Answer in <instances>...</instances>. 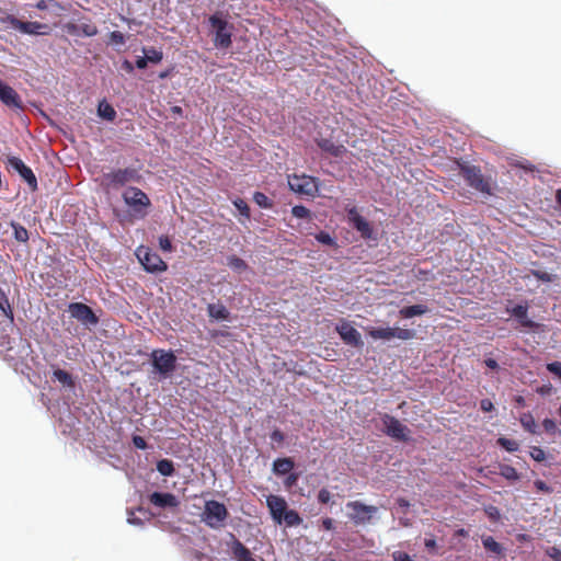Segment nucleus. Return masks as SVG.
<instances>
[{
  "instance_id": "nucleus-6",
  "label": "nucleus",
  "mask_w": 561,
  "mask_h": 561,
  "mask_svg": "<svg viewBox=\"0 0 561 561\" xmlns=\"http://www.w3.org/2000/svg\"><path fill=\"white\" fill-rule=\"evenodd\" d=\"M136 255L147 272L158 273L164 272L168 268L167 263L156 252H152L149 248L139 247L136 251Z\"/></svg>"
},
{
  "instance_id": "nucleus-61",
  "label": "nucleus",
  "mask_w": 561,
  "mask_h": 561,
  "mask_svg": "<svg viewBox=\"0 0 561 561\" xmlns=\"http://www.w3.org/2000/svg\"><path fill=\"white\" fill-rule=\"evenodd\" d=\"M397 504L401 508H409L410 507V502L408 500L403 499V497L397 499Z\"/></svg>"
},
{
  "instance_id": "nucleus-22",
  "label": "nucleus",
  "mask_w": 561,
  "mask_h": 561,
  "mask_svg": "<svg viewBox=\"0 0 561 561\" xmlns=\"http://www.w3.org/2000/svg\"><path fill=\"white\" fill-rule=\"evenodd\" d=\"M231 552L237 561H256L251 551L240 540H233Z\"/></svg>"
},
{
  "instance_id": "nucleus-8",
  "label": "nucleus",
  "mask_w": 561,
  "mask_h": 561,
  "mask_svg": "<svg viewBox=\"0 0 561 561\" xmlns=\"http://www.w3.org/2000/svg\"><path fill=\"white\" fill-rule=\"evenodd\" d=\"M124 202L134 209L136 213H142L145 208L150 206V199L140 188L137 187H128L123 193Z\"/></svg>"
},
{
  "instance_id": "nucleus-29",
  "label": "nucleus",
  "mask_w": 561,
  "mask_h": 561,
  "mask_svg": "<svg viewBox=\"0 0 561 561\" xmlns=\"http://www.w3.org/2000/svg\"><path fill=\"white\" fill-rule=\"evenodd\" d=\"M0 310L11 322L13 321L12 307L10 305L7 294L2 289H0Z\"/></svg>"
},
{
  "instance_id": "nucleus-46",
  "label": "nucleus",
  "mask_w": 561,
  "mask_h": 561,
  "mask_svg": "<svg viewBox=\"0 0 561 561\" xmlns=\"http://www.w3.org/2000/svg\"><path fill=\"white\" fill-rule=\"evenodd\" d=\"M159 245H160V249L164 252H171L173 249L171 240L168 236H161L159 238Z\"/></svg>"
},
{
  "instance_id": "nucleus-52",
  "label": "nucleus",
  "mask_w": 561,
  "mask_h": 561,
  "mask_svg": "<svg viewBox=\"0 0 561 561\" xmlns=\"http://www.w3.org/2000/svg\"><path fill=\"white\" fill-rule=\"evenodd\" d=\"M547 554L553 560V561H561V550L557 547H550L547 550Z\"/></svg>"
},
{
  "instance_id": "nucleus-32",
  "label": "nucleus",
  "mask_w": 561,
  "mask_h": 561,
  "mask_svg": "<svg viewBox=\"0 0 561 561\" xmlns=\"http://www.w3.org/2000/svg\"><path fill=\"white\" fill-rule=\"evenodd\" d=\"M283 522L289 526H298L301 524L302 519L299 516V514L294 510H286V512L283 515Z\"/></svg>"
},
{
  "instance_id": "nucleus-5",
  "label": "nucleus",
  "mask_w": 561,
  "mask_h": 561,
  "mask_svg": "<svg viewBox=\"0 0 561 561\" xmlns=\"http://www.w3.org/2000/svg\"><path fill=\"white\" fill-rule=\"evenodd\" d=\"M152 366L161 376H169L176 367V356L172 351L153 350L150 354Z\"/></svg>"
},
{
  "instance_id": "nucleus-15",
  "label": "nucleus",
  "mask_w": 561,
  "mask_h": 561,
  "mask_svg": "<svg viewBox=\"0 0 561 561\" xmlns=\"http://www.w3.org/2000/svg\"><path fill=\"white\" fill-rule=\"evenodd\" d=\"M347 217L350 222L364 239H370L373 237V228L370 224L358 214L355 207L348 209Z\"/></svg>"
},
{
  "instance_id": "nucleus-45",
  "label": "nucleus",
  "mask_w": 561,
  "mask_h": 561,
  "mask_svg": "<svg viewBox=\"0 0 561 561\" xmlns=\"http://www.w3.org/2000/svg\"><path fill=\"white\" fill-rule=\"evenodd\" d=\"M530 457L538 462H541L546 459L545 450L540 447H533L530 450Z\"/></svg>"
},
{
  "instance_id": "nucleus-17",
  "label": "nucleus",
  "mask_w": 561,
  "mask_h": 561,
  "mask_svg": "<svg viewBox=\"0 0 561 561\" xmlns=\"http://www.w3.org/2000/svg\"><path fill=\"white\" fill-rule=\"evenodd\" d=\"M266 505L270 510L273 520L276 524H282L283 515L287 510V503L285 499L271 494L266 497Z\"/></svg>"
},
{
  "instance_id": "nucleus-20",
  "label": "nucleus",
  "mask_w": 561,
  "mask_h": 561,
  "mask_svg": "<svg viewBox=\"0 0 561 561\" xmlns=\"http://www.w3.org/2000/svg\"><path fill=\"white\" fill-rule=\"evenodd\" d=\"M511 313H512V316H514L518 320L520 325H523L525 328L535 329V328L538 327V324L536 322H534L533 320L528 319V308H527V306L516 305L511 310Z\"/></svg>"
},
{
  "instance_id": "nucleus-16",
  "label": "nucleus",
  "mask_w": 561,
  "mask_h": 561,
  "mask_svg": "<svg viewBox=\"0 0 561 561\" xmlns=\"http://www.w3.org/2000/svg\"><path fill=\"white\" fill-rule=\"evenodd\" d=\"M0 101L13 110L22 108V100L19 93L0 79Z\"/></svg>"
},
{
  "instance_id": "nucleus-47",
  "label": "nucleus",
  "mask_w": 561,
  "mask_h": 561,
  "mask_svg": "<svg viewBox=\"0 0 561 561\" xmlns=\"http://www.w3.org/2000/svg\"><path fill=\"white\" fill-rule=\"evenodd\" d=\"M110 39L114 44L123 45L126 42L125 35L118 31H113L110 33Z\"/></svg>"
},
{
  "instance_id": "nucleus-21",
  "label": "nucleus",
  "mask_w": 561,
  "mask_h": 561,
  "mask_svg": "<svg viewBox=\"0 0 561 561\" xmlns=\"http://www.w3.org/2000/svg\"><path fill=\"white\" fill-rule=\"evenodd\" d=\"M317 145L324 152L330 153L333 157H341L343 152H345V147L343 145H337L331 139L321 138L317 140Z\"/></svg>"
},
{
  "instance_id": "nucleus-40",
  "label": "nucleus",
  "mask_w": 561,
  "mask_h": 561,
  "mask_svg": "<svg viewBox=\"0 0 561 561\" xmlns=\"http://www.w3.org/2000/svg\"><path fill=\"white\" fill-rule=\"evenodd\" d=\"M228 266L236 271H243L248 267L244 260L238 257L237 255H231L228 257Z\"/></svg>"
},
{
  "instance_id": "nucleus-53",
  "label": "nucleus",
  "mask_w": 561,
  "mask_h": 561,
  "mask_svg": "<svg viewBox=\"0 0 561 561\" xmlns=\"http://www.w3.org/2000/svg\"><path fill=\"white\" fill-rule=\"evenodd\" d=\"M133 444L138 449H146L147 448V442L144 437L139 435L133 436Z\"/></svg>"
},
{
  "instance_id": "nucleus-9",
  "label": "nucleus",
  "mask_w": 561,
  "mask_h": 561,
  "mask_svg": "<svg viewBox=\"0 0 561 561\" xmlns=\"http://www.w3.org/2000/svg\"><path fill=\"white\" fill-rule=\"evenodd\" d=\"M368 335L375 340H391L393 337H398L400 340H411L414 337L415 333L410 329H401V328H371L368 330Z\"/></svg>"
},
{
  "instance_id": "nucleus-54",
  "label": "nucleus",
  "mask_w": 561,
  "mask_h": 561,
  "mask_svg": "<svg viewBox=\"0 0 561 561\" xmlns=\"http://www.w3.org/2000/svg\"><path fill=\"white\" fill-rule=\"evenodd\" d=\"M535 486L538 491L545 492V493H551L552 489L542 480H536Z\"/></svg>"
},
{
  "instance_id": "nucleus-2",
  "label": "nucleus",
  "mask_w": 561,
  "mask_h": 561,
  "mask_svg": "<svg viewBox=\"0 0 561 561\" xmlns=\"http://www.w3.org/2000/svg\"><path fill=\"white\" fill-rule=\"evenodd\" d=\"M229 513L225 504L209 500L206 501L202 514V520L213 529H218L224 526Z\"/></svg>"
},
{
  "instance_id": "nucleus-56",
  "label": "nucleus",
  "mask_w": 561,
  "mask_h": 561,
  "mask_svg": "<svg viewBox=\"0 0 561 561\" xmlns=\"http://www.w3.org/2000/svg\"><path fill=\"white\" fill-rule=\"evenodd\" d=\"M322 527L325 530H332L334 528V522L330 517H325L322 519Z\"/></svg>"
},
{
  "instance_id": "nucleus-19",
  "label": "nucleus",
  "mask_w": 561,
  "mask_h": 561,
  "mask_svg": "<svg viewBox=\"0 0 561 561\" xmlns=\"http://www.w3.org/2000/svg\"><path fill=\"white\" fill-rule=\"evenodd\" d=\"M149 501L158 507H173L179 504L175 495L172 493L153 492L150 494Z\"/></svg>"
},
{
  "instance_id": "nucleus-36",
  "label": "nucleus",
  "mask_w": 561,
  "mask_h": 561,
  "mask_svg": "<svg viewBox=\"0 0 561 561\" xmlns=\"http://www.w3.org/2000/svg\"><path fill=\"white\" fill-rule=\"evenodd\" d=\"M12 228L14 230V238L19 242H27L28 240V231L21 226L20 224H12Z\"/></svg>"
},
{
  "instance_id": "nucleus-64",
  "label": "nucleus",
  "mask_w": 561,
  "mask_h": 561,
  "mask_svg": "<svg viewBox=\"0 0 561 561\" xmlns=\"http://www.w3.org/2000/svg\"><path fill=\"white\" fill-rule=\"evenodd\" d=\"M457 535H458V536H462V537H465V536H467V535H468V533H467V530H465L463 528H461V529H459V530L457 531Z\"/></svg>"
},
{
  "instance_id": "nucleus-14",
  "label": "nucleus",
  "mask_w": 561,
  "mask_h": 561,
  "mask_svg": "<svg viewBox=\"0 0 561 561\" xmlns=\"http://www.w3.org/2000/svg\"><path fill=\"white\" fill-rule=\"evenodd\" d=\"M10 25L23 34L42 35L48 33V26L39 22H24L14 16L8 19Z\"/></svg>"
},
{
  "instance_id": "nucleus-42",
  "label": "nucleus",
  "mask_w": 561,
  "mask_h": 561,
  "mask_svg": "<svg viewBox=\"0 0 561 561\" xmlns=\"http://www.w3.org/2000/svg\"><path fill=\"white\" fill-rule=\"evenodd\" d=\"M233 205L243 217H245L247 219L250 218V207L248 206L245 201H243L242 198H237L233 201Z\"/></svg>"
},
{
  "instance_id": "nucleus-1",
  "label": "nucleus",
  "mask_w": 561,
  "mask_h": 561,
  "mask_svg": "<svg viewBox=\"0 0 561 561\" xmlns=\"http://www.w3.org/2000/svg\"><path fill=\"white\" fill-rule=\"evenodd\" d=\"M459 174L471 188L483 194H492L491 179L485 178L482 174L481 169L479 167L471 164H461L459 169Z\"/></svg>"
},
{
  "instance_id": "nucleus-37",
  "label": "nucleus",
  "mask_w": 561,
  "mask_h": 561,
  "mask_svg": "<svg viewBox=\"0 0 561 561\" xmlns=\"http://www.w3.org/2000/svg\"><path fill=\"white\" fill-rule=\"evenodd\" d=\"M253 201L262 208L268 209L273 207V202L262 192H255Z\"/></svg>"
},
{
  "instance_id": "nucleus-7",
  "label": "nucleus",
  "mask_w": 561,
  "mask_h": 561,
  "mask_svg": "<svg viewBox=\"0 0 561 561\" xmlns=\"http://www.w3.org/2000/svg\"><path fill=\"white\" fill-rule=\"evenodd\" d=\"M383 432L398 442H408L410 439V430L394 416L385 413L381 415Z\"/></svg>"
},
{
  "instance_id": "nucleus-24",
  "label": "nucleus",
  "mask_w": 561,
  "mask_h": 561,
  "mask_svg": "<svg viewBox=\"0 0 561 561\" xmlns=\"http://www.w3.org/2000/svg\"><path fill=\"white\" fill-rule=\"evenodd\" d=\"M98 115L105 121L113 122L117 114L115 108L106 100H102L98 105Z\"/></svg>"
},
{
  "instance_id": "nucleus-60",
  "label": "nucleus",
  "mask_w": 561,
  "mask_h": 561,
  "mask_svg": "<svg viewBox=\"0 0 561 561\" xmlns=\"http://www.w3.org/2000/svg\"><path fill=\"white\" fill-rule=\"evenodd\" d=\"M122 68H123L124 70H126L127 72H129V73L134 71V66H133V64H131L129 60H127V59H125V60L123 61V64H122Z\"/></svg>"
},
{
  "instance_id": "nucleus-59",
  "label": "nucleus",
  "mask_w": 561,
  "mask_h": 561,
  "mask_svg": "<svg viewBox=\"0 0 561 561\" xmlns=\"http://www.w3.org/2000/svg\"><path fill=\"white\" fill-rule=\"evenodd\" d=\"M484 364L490 369H497L499 368V364H497V362L494 358H486V359H484Z\"/></svg>"
},
{
  "instance_id": "nucleus-62",
  "label": "nucleus",
  "mask_w": 561,
  "mask_h": 561,
  "mask_svg": "<svg viewBox=\"0 0 561 561\" xmlns=\"http://www.w3.org/2000/svg\"><path fill=\"white\" fill-rule=\"evenodd\" d=\"M514 402L519 407H524L526 404V401L522 396L515 397Z\"/></svg>"
},
{
  "instance_id": "nucleus-44",
  "label": "nucleus",
  "mask_w": 561,
  "mask_h": 561,
  "mask_svg": "<svg viewBox=\"0 0 561 561\" xmlns=\"http://www.w3.org/2000/svg\"><path fill=\"white\" fill-rule=\"evenodd\" d=\"M484 512L486 516L493 522H499L501 518L500 510L496 506L489 505L484 508Z\"/></svg>"
},
{
  "instance_id": "nucleus-41",
  "label": "nucleus",
  "mask_w": 561,
  "mask_h": 561,
  "mask_svg": "<svg viewBox=\"0 0 561 561\" xmlns=\"http://www.w3.org/2000/svg\"><path fill=\"white\" fill-rule=\"evenodd\" d=\"M316 240L319 241L322 244L336 248L337 243L334 238L330 236V233L325 231H320L318 234H316Z\"/></svg>"
},
{
  "instance_id": "nucleus-30",
  "label": "nucleus",
  "mask_w": 561,
  "mask_h": 561,
  "mask_svg": "<svg viewBox=\"0 0 561 561\" xmlns=\"http://www.w3.org/2000/svg\"><path fill=\"white\" fill-rule=\"evenodd\" d=\"M499 468H500V474L504 479H506L508 481H517V480H519L520 476H519V473L517 472V470L514 467H512L510 465H502L501 463L499 466Z\"/></svg>"
},
{
  "instance_id": "nucleus-63",
  "label": "nucleus",
  "mask_w": 561,
  "mask_h": 561,
  "mask_svg": "<svg viewBox=\"0 0 561 561\" xmlns=\"http://www.w3.org/2000/svg\"><path fill=\"white\" fill-rule=\"evenodd\" d=\"M169 75H170V71H169V70H167V71L160 72V73H159V78H160V79H165V78H168V77H169Z\"/></svg>"
},
{
  "instance_id": "nucleus-39",
  "label": "nucleus",
  "mask_w": 561,
  "mask_h": 561,
  "mask_svg": "<svg viewBox=\"0 0 561 561\" xmlns=\"http://www.w3.org/2000/svg\"><path fill=\"white\" fill-rule=\"evenodd\" d=\"M291 214L293 216H295L296 218H300V219H309L311 220V214H310V210L305 207L304 205H296L291 208Z\"/></svg>"
},
{
  "instance_id": "nucleus-31",
  "label": "nucleus",
  "mask_w": 561,
  "mask_h": 561,
  "mask_svg": "<svg viewBox=\"0 0 561 561\" xmlns=\"http://www.w3.org/2000/svg\"><path fill=\"white\" fill-rule=\"evenodd\" d=\"M519 422H520L522 426L530 434L537 433V425H536L535 419L531 415V413H529V412L524 413L520 416Z\"/></svg>"
},
{
  "instance_id": "nucleus-25",
  "label": "nucleus",
  "mask_w": 561,
  "mask_h": 561,
  "mask_svg": "<svg viewBox=\"0 0 561 561\" xmlns=\"http://www.w3.org/2000/svg\"><path fill=\"white\" fill-rule=\"evenodd\" d=\"M209 317L217 320H227L230 316L228 309L221 304H210L207 308Z\"/></svg>"
},
{
  "instance_id": "nucleus-23",
  "label": "nucleus",
  "mask_w": 561,
  "mask_h": 561,
  "mask_svg": "<svg viewBox=\"0 0 561 561\" xmlns=\"http://www.w3.org/2000/svg\"><path fill=\"white\" fill-rule=\"evenodd\" d=\"M427 312H428L427 306L426 305H422V304L403 307L399 311L400 316L402 318H405V319H410V318H413V317H416V316H422V314H425Z\"/></svg>"
},
{
  "instance_id": "nucleus-27",
  "label": "nucleus",
  "mask_w": 561,
  "mask_h": 561,
  "mask_svg": "<svg viewBox=\"0 0 561 561\" xmlns=\"http://www.w3.org/2000/svg\"><path fill=\"white\" fill-rule=\"evenodd\" d=\"M53 377L55 380H58L62 386H66L69 388L75 387V380H73L72 376L64 369H60V368L55 369L53 373Z\"/></svg>"
},
{
  "instance_id": "nucleus-55",
  "label": "nucleus",
  "mask_w": 561,
  "mask_h": 561,
  "mask_svg": "<svg viewBox=\"0 0 561 561\" xmlns=\"http://www.w3.org/2000/svg\"><path fill=\"white\" fill-rule=\"evenodd\" d=\"M480 409L483 411V412H490L494 409V405L492 403V401L490 399H482L480 401Z\"/></svg>"
},
{
  "instance_id": "nucleus-49",
  "label": "nucleus",
  "mask_w": 561,
  "mask_h": 561,
  "mask_svg": "<svg viewBox=\"0 0 561 561\" xmlns=\"http://www.w3.org/2000/svg\"><path fill=\"white\" fill-rule=\"evenodd\" d=\"M271 439L275 443H277L278 445L283 444L284 440H285V435L284 433L278 430V428H275L272 433H271Z\"/></svg>"
},
{
  "instance_id": "nucleus-57",
  "label": "nucleus",
  "mask_w": 561,
  "mask_h": 561,
  "mask_svg": "<svg viewBox=\"0 0 561 561\" xmlns=\"http://www.w3.org/2000/svg\"><path fill=\"white\" fill-rule=\"evenodd\" d=\"M148 65V59L146 57V55L144 57H139L137 60H136V67L138 69H145Z\"/></svg>"
},
{
  "instance_id": "nucleus-58",
  "label": "nucleus",
  "mask_w": 561,
  "mask_h": 561,
  "mask_svg": "<svg viewBox=\"0 0 561 561\" xmlns=\"http://www.w3.org/2000/svg\"><path fill=\"white\" fill-rule=\"evenodd\" d=\"M424 545L428 551H435V549L437 547L435 539H425Z\"/></svg>"
},
{
  "instance_id": "nucleus-51",
  "label": "nucleus",
  "mask_w": 561,
  "mask_h": 561,
  "mask_svg": "<svg viewBox=\"0 0 561 561\" xmlns=\"http://www.w3.org/2000/svg\"><path fill=\"white\" fill-rule=\"evenodd\" d=\"M393 561H414L407 552L394 551L392 553Z\"/></svg>"
},
{
  "instance_id": "nucleus-4",
  "label": "nucleus",
  "mask_w": 561,
  "mask_h": 561,
  "mask_svg": "<svg viewBox=\"0 0 561 561\" xmlns=\"http://www.w3.org/2000/svg\"><path fill=\"white\" fill-rule=\"evenodd\" d=\"M209 24L215 31V46L225 49L229 48L232 44L231 26H229V23L219 13H215L209 16Z\"/></svg>"
},
{
  "instance_id": "nucleus-38",
  "label": "nucleus",
  "mask_w": 561,
  "mask_h": 561,
  "mask_svg": "<svg viewBox=\"0 0 561 561\" xmlns=\"http://www.w3.org/2000/svg\"><path fill=\"white\" fill-rule=\"evenodd\" d=\"M78 31L88 37L95 36L99 32L96 25L93 23H81L78 25Z\"/></svg>"
},
{
  "instance_id": "nucleus-35",
  "label": "nucleus",
  "mask_w": 561,
  "mask_h": 561,
  "mask_svg": "<svg viewBox=\"0 0 561 561\" xmlns=\"http://www.w3.org/2000/svg\"><path fill=\"white\" fill-rule=\"evenodd\" d=\"M144 54L146 55L148 62L158 64L163 58V53L161 50H157L153 47L144 48Z\"/></svg>"
},
{
  "instance_id": "nucleus-33",
  "label": "nucleus",
  "mask_w": 561,
  "mask_h": 561,
  "mask_svg": "<svg viewBox=\"0 0 561 561\" xmlns=\"http://www.w3.org/2000/svg\"><path fill=\"white\" fill-rule=\"evenodd\" d=\"M157 470L164 477H171L174 473L173 462L169 459H161L157 462Z\"/></svg>"
},
{
  "instance_id": "nucleus-11",
  "label": "nucleus",
  "mask_w": 561,
  "mask_h": 561,
  "mask_svg": "<svg viewBox=\"0 0 561 561\" xmlns=\"http://www.w3.org/2000/svg\"><path fill=\"white\" fill-rule=\"evenodd\" d=\"M288 185L291 191L304 195H312L317 191L314 179L305 174L288 176Z\"/></svg>"
},
{
  "instance_id": "nucleus-43",
  "label": "nucleus",
  "mask_w": 561,
  "mask_h": 561,
  "mask_svg": "<svg viewBox=\"0 0 561 561\" xmlns=\"http://www.w3.org/2000/svg\"><path fill=\"white\" fill-rule=\"evenodd\" d=\"M542 427L550 435H557V434L560 435L561 434L556 422L551 419H545L542 421Z\"/></svg>"
},
{
  "instance_id": "nucleus-50",
  "label": "nucleus",
  "mask_w": 561,
  "mask_h": 561,
  "mask_svg": "<svg viewBox=\"0 0 561 561\" xmlns=\"http://www.w3.org/2000/svg\"><path fill=\"white\" fill-rule=\"evenodd\" d=\"M547 369L561 378V362H552L547 364Z\"/></svg>"
},
{
  "instance_id": "nucleus-18",
  "label": "nucleus",
  "mask_w": 561,
  "mask_h": 561,
  "mask_svg": "<svg viewBox=\"0 0 561 561\" xmlns=\"http://www.w3.org/2000/svg\"><path fill=\"white\" fill-rule=\"evenodd\" d=\"M136 170L130 168L118 169L105 175V179L108 181V183L115 186L125 185L126 183L136 180Z\"/></svg>"
},
{
  "instance_id": "nucleus-13",
  "label": "nucleus",
  "mask_w": 561,
  "mask_h": 561,
  "mask_svg": "<svg viewBox=\"0 0 561 561\" xmlns=\"http://www.w3.org/2000/svg\"><path fill=\"white\" fill-rule=\"evenodd\" d=\"M8 167L16 171L21 178L28 184L32 191L37 188V180L32 169L28 168L20 158L8 157Z\"/></svg>"
},
{
  "instance_id": "nucleus-3",
  "label": "nucleus",
  "mask_w": 561,
  "mask_h": 561,
  "mask_svg": "<svg viewBox=\"0 0 561 561\" xmlns=\"http://www.w3.org/2000/svg\"><path fill=\"white\" fill-rule=\"evenodd\" d=\"M346 508L348 510V519L356 526L369 524L378 512L377 506L366 505L360 501L347 502Z\"/></svg>"
},
{
  "instance_id": "nucleus-34",
  "label": "nucleus",
  "mask_w": 561,
  "mask_h": 561,
  "mask_svg": "<svg viewBox=\"0 0 561 561\" xmlns=\"http://www.w3.org/2000/svg\"><path fill=\"white\" fill-rule=\"evenodd\" d=\"M496 443L508 453H514L519 449V444L516 440L503 436L499 437Z\"/></svg>"
},
{
  "instance_id": "nucleus-10",
  "label": "nucleus",
  "mask_w": 561,
  "mask_h": 561,
  "mask_svg": "<svg viewBox=\"0 0 561 561\" xmlns=\"http://www.w3.org/2000/svg\"><path fill=\"white\" fill-rule=\"evenodd\" d=\"M68 311L72 318L77 319L84 325H96L99 323V318L92 308L83 302L69 304Z\"/></svg>"
},
{
  "instance_id": "nucleus-12",
  "label": "nucleus",
  "mask_w": 561,
  "mask_h": 561,
  "mask_svg": "<svg viewBox=\"0 0 561 561\" xmlns=\"http://www.w3.org/2000/svg\"><path fill=\"white\" fill-rule=\"evenodd\" d=\"M335 330L345 344L354 347H363L364 343L360 333L352 327L348 321L341 320Z\"/></svg>"
},
{
  "instance_id": "nucleus-48",
  "label": "nucleus",
  "mask_w": 561,
  "mask_h": 561,
  "mask_svg": "<svg viewBox=\"0 0 561 561\" xmlns=\"http://www.w3.org/2000/svg\"><path fill=\"white\" fill-rule=\"evenodd\" d=\"M331 500V493L328 489L323 488L318 493V501L321 504H328Z\"/></svg>"
},
{
  "instance_id": "nucleus-26",
  "label": "nucleus",
  "mask_w": 561,
  "mask_h": 561,
  "mask_svg": "<svg viewBox=\"0 0 561 561\" xmlns=\"http://www.w3.org/2000/svg\"><path fill=\"white\" fill-rule=\"evenodd\" d=\"M291 458H277L273 463V470L277 474H286L294 468Z\"/></svg>"
},
{
  "instance_id": "nucleus-28",
  "label": "nucleus",
  "mask_w": 561,
  "mask_h": 561,
  "mask_svg": "<svg viewBox=\"0 0 561 561\" xmlns=\"http://www.w3.org/2000/svg\"><path fill=\"white\" fill-rule=\"evenodd\" d=\"M482 543H483V547L494 553V554H502L504 549L502 547V545H500L492 536H486V537H483L482 538Z\"/></svg>"
}]
</instances>
